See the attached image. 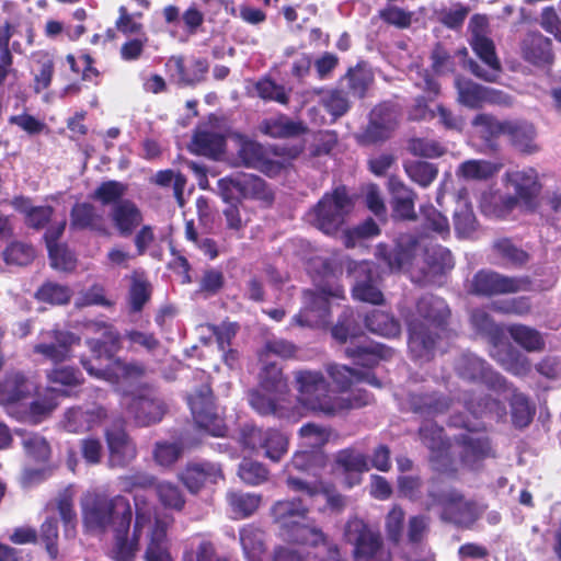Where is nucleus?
I'll use <instances>...</instances> for the list:
<instances>
[{
    "label": "nucleus",
    "instance_id": "nucleus-57",
    "mask_svg": "<svg viewBox=\"0 0 561 561\" xmlns=\"http://www.w3.org/2000/svg\"><path fill=\"white\" fill-rule=\"evenodd\" d=\"M345 78L350 93L358 99L366 95L369 84L373 82V75L358 64L354 68H350Z\"/></svg>",
    "mask_w": 561,
    "mask_h": 561
},
{
    "label": "nucleus",
    "instance_id": "nucleus-60",
    "mask_svg": "<svg viewBox=\"0 0 561 561\" xmlns=\"http://www.w3.org/2000/svg\"><path fill=\"white\" fill-rule=\"evenodd\" d=\"M157 496L160 503L167 507L181 511L185 505V499L181 489L171 482H159L154 484Z\"/></svg>",
    "mask_w": 561,
    "mask_h": 561
},
{
    "label": "nucleus",
    "instance_id": "nucleus-31",
    "mask_svg": "<svg viewBox=\"0 0 561 561\" xmlns=\"http://www.w3.org/2000/svg\"><path fill=\"white\" fill-rule=\"evenodd\" d=\"M396 126V112L387 105H378L371 111L370 121L362 135V140L366 144L386 140Z\"/></svg>",
    "mask_w": 561,
    "mask_h": 561
},
{
    "label": "nucleus",
    "instance_id": "nucleus-33",
    "mask_svg": "<svg viewBox=\"0 0 561 561\" xmlns=\"http://www.w3.org/2000/svg\"><path fill=\"white\" fill-rule=\"evenodd\" d=\"M99 330H103L101 339L88 340V345L92 353L91 364L112 362L115 353L121 347V335L118 331L108 323H96ZM85 360L84 358L81 359Z\"/></svg>",
    "mask_w": 561,
    "mask_h": 561
},
{
    "label": "nucleus",
    "instance_id": "nucleus-45",
    "mask_svg": "<svg viewBox=\"0 0 561 561\" xmlns=\"http://www.w3.org/2000/svg\"><path fill=\"white\" fill-rule=\"evenodd\" d=\"M453 219L455 233L461 239L470 238L479 227L473 208L467 201L458 202Z\"/></svg>",
    "mask_w": 561,
    "mask_h": 561
},
{
    "label": "nucleus",
    "instance_id": "nucleus-44",
    "mask_svg": "<svg viewBox=\"0 0 561 561\" xmlns=\"http://www.w3.org/2000/svg\"><path fill=\"white\" fill-rule=\"evenodd\" d=\"M505 121H499L495 116L481 113L474 116L472 125L479 129L481 138L485 146L492 150H497L496 138L503 134Z\"/></svg>",
    "mask_w": 561,
    "mask_h": 561
},
{
    "label": "nucleus",
    "instance_id": "nucleus-34",
    "mask_svg": "<svg viewBox=\"0 0 561 561\" xmlns=\"http://www.w3.org/2000/svg\"><path fill=\"white\" fill-rule=\"evenodd\" d=\"M416 245L417 241L413 236H401L392 248L380 244L378 254L390 271H400L411 263Z\"/></svg>",
    "mask_w": 561,
    "mask_h": 561
},
{
    "label": "nucleus",
    "instance_id": "nucleus-37",
    "mask_svg": "<svg viewBox=\"0 0 561 561\" xmlns=\"http://www.w3.org/2000/svg\"><path fill=\"white\" fill-rule=\"evenodd\" d=\"M70 226L72 229H89L99 233H106L103 216L90 203H77L70 211Z\"/></svg>",
    "mask_w": 561,
    "mask_h": 561
},
{
    "label": "nucleus",
    "instance_id": "nucleus-42",
    "mask_svg": "<svg viewBox=\"0 0 561 561\" xmlns=\"http://www.w3.org/2000/svg\"><path fill=\"white\" fill-rule=\"evenodd\" d=\"M225 138L215 131L199 130L193 135L190 150L196 154L216 158L224 152Z\"/></svg>",
    "mask_w": 561,
    "mask_h": 561
},
{
    "label": "nucleus",
    "instance_id": "nucleus-35",
    "mask_svg": "<svg viewBox=\"0 0 561 561\" xmlns=\"http://www.w3.org/2000/svg\"><path fill=\"white\" fill-rule=\"evenodd\" d=\"M393 350L381 343L367 342L345 348V355L354 360V364L371 368L381 359L392 356Z\"/></svg>",
    "mask_w": 561,
    "mask_h": 561
},
{
    "label": "nucleus",
    "instance_id": "nucleus-20",
    "mask_svg": "<svg viewBox=\"0 0 561 561\" xmlns=\"http://www.w3.org/2000/svg\"><path fill=\"white\" fill-rule=\"evenodd\" d=\"M354 285L352 288L353 298L363 302L381 305L383 295L379 289L378 273L375 266L368 262L358 263L353 270Z\"/></svg>",
    "mask_w": 561,
    "mask_h": 561
},
{
    "label": "nucleus",
    "instance_id": "nucleus-28",
    "mask_svg": "<svg viewBox=\"0 0 561 561\" xmlns=\"http://www.w3.org/2000/svg\"><path fill=\"white\" fill-rule=\"evenodd\" d=\"M415 309L416 313L413 316L425 322L426 325L446 331L450 309L443 298L433 294L423 295L416 301Z\"/></svg>",
    "mask_w": 561,
    "mask_h": 561
},
{
    "label": "nucleus",
    "instance_id": "nucleus-26",
    "mask_svg": "<svg viewBox=\"0 0 561 561\" xmlns=\"http://www.w3.org/2000/svg\"><path fill=\"white\" fill-rule=\"evenodd\" d=\"M105 436L111 468H125L137 457L136 445L124 430H108Z\"/></svg>",
    "mask_w": 561,
    "mask_h": 561
},
{
    "label": "nucleus",
    "instance_id": "nucleus-5",
    "mask_svg": "<svg viewBox=\"0 0 561 561\" xmlns=\"http://www.w3.org/2000/svg\"><path fill=\"white\" fill-rule=\"evenodd\" d=\"M217 187L225 203L255 199L271 204L274 201V194L266 182L254 174L239 173L225 176L218 180Z\"/></svg>",
    "mask_w": 561,
    "mask_h": 561
},
{
    "label": "nucleus",
    "instance_id": "nucleus-24",
    "mask_svg": "<svg viewBox=\"0 0 561 561\" xmlns=\"http://www.w3.org/2000/svg\"><path fill=\"white\" fill-rule=\"evenodd\" d=\"M451 398L439 391H414L408 394L410 410L422 417L433 419L446 413L451 405Z\"/></svg>",
    "mask_w": 561,
    "mask_h": 561
},
{
    "label": "nucleus",
    "instance_id": "nucleus-59",
    "mask_svg": "<svg viewBox=\"0 0 561 561\" xmlns=\"http://www.w3.org/2000/svg\"><path fill=\"white\" fill-rule=\"evenodd\" d=\"M151 297L150 283L141 277H134L129 287L128 304L131 312H140Z\"/></svg>",
    "mask_w": 561,
    "mask_h": 561
},
{
    "label": "nucleus",
    "instance_id": "nucleus-55",
    "mask_svg": "<svg viewBox=\"0 0 561 561\" xmlns=\"http://www.w3.org/2000/svg\"><path fill=\"white\" fill-rule=\"evenodd\" d=\"M494 250L505 261L507 267H520L526 262V252L516 247L508 238H503L494 242Z\"/></svg>",
    "mask_w": 561,
    "mask_h": 561
},
{
    "label": "nucleus",
    "instance_id": "nucleus-58",
    "mask_svg": "<svg viewBox=\"0 0 561 561\" xmlns=\"http://www.w3.org/2000/svg\"><path fill=\"white\" fill-rule=\"evenodd\" d=\"M336 463L345 473H352L355 476L369 470L366 456L350 448L337 453Z\"/></svg>",
    "mask_w": 561,
    "mask_h": 561
},
{
    "label": "nucleus",
    "instance_id": "nucleus-17",
    "mask_svg": "<svg viewBox=\"0 0 561 561\" xmlns=\"http://www.w3.org/2000/svg\"><path fill=\"white\" fill-rule=\"evenodd\" d=\"M526 283L524 278L510 277L491 270H481L473 275L471 293L477 296H494L516 293Z\"/></svg>",
    "mask_w": 561,
    "mask_h": 561
},
{
    "label": "nucleus",
    "instance_id": "nucleus-39",
    "mask_svg": "<svg viewBox=\"0 0 561 561\" xmlns=\"http://www.w3.org/2000/svg\"><path fill=\"white\" fill-rule=\"evenodd\" d=\"M57 402L51 394H45L31 401L28 404L23 402L15 415L21 421H27L33 424L41 423L56 409Z\"/></svg>",
    "mask_w": 561,
    "mask_h": 561
},
{
    "label": "nucleus",
    "instance_id": "nucleus-8",
    "mask_svg": "<svg viewBox=\"0 0 561 561\" xmlns=\"http://www.w3.org/2000/svg\"><path fill=\"white\" fill-rule=\"evenodd\" d=\"M450 424L466 428L467 433H461L455 437L456 443L461 447V463L471 469H478L483 460L494 457V450L488 436L477 433L481 424L471 426L467 422H460L459 417L453 416Z\"/></svg>",
    "mask_w": 561,
    "mask_h": 561
},
{
    "label": "nucleus",
    "instance_id": "nucleus-46",
    "mask_svg": "<svg viewBox=\"0 0 561 561\" xmlns=\"http://www.w3.org/2000/svg\"><path fill=\"white\" fill-rule=\"evenodd\" d=\"M503 167L501 162L488 160H467L459 165L458 173L466 180L486 181Z\"/></svg>",
    "mask_w": 561,
    "mask_h": 561
},
{
    "label": "nucleus",
    "instance_id": "nucleus-63",
    "mask_svg": "<svg viewBox=\"0 0 561 561\" xmlns=\"http://www.w3.org/2000/svg\"><path fill=\"white\" fill-rule=\"evenodd\" d=\"M331 335L341 344L357 336V325L352 310L345 309L339 316L336 324L331 329Z\"/></svg>",
    "mask_w": 561,
    "mask_h": 561
},
{
    "label": "nucleus",
    "instance_id": "nucleus-43",
    "mask_svg": "<svg viewBox=\"0 0 561 561\" xmlns=\"http://www.w3.org/2000/svg\"><path fill=\"white\" fill-rule=\"evenodd\" d=\"M264 365L261 368L260 378V390L268 394L283 396L287 392L288 385L287 379L283 375L282 368L276 363L263 362Z\"/></svg>",
    "mask_w": 561,
    "mask_h": 561
},
{
    "label": "nucleus",
    "instance_id": "nucleus-11",
    "mask_svg": "<svg viewBox=\"0 0 561 561\" xmlns=\"http://www.w3.org/2000/svg\"><path fill=\"white\" fill-rule=\"evenodd\" d=\"M127 413L136 425L150 426L162 421L167 404L153 387L146 385L130 396Z\"/></svg>",
    "mask_w": 561,
    "mask_h": 561
},
{
    "label": "nucleus",
    "instance_id": "nucleus-22",
    "mask_svg": "<svg viewBox=\"0 0 561 561\" xmlns=\"http://www.w3.org/2000/svg\"><path fill=\"white\" fill-rule=\"evenodd\" d=\"M136 505V519L134 526V537L131 540L127 539L129 529L119 531L116 529L115 533V545L113 548V559L115 561H134L135 553L138 547L139 534L145 525L150 523V512L139 506V497H135Z\"/></svg>",
    "mask_w": 561,
    "mask_h": 561
},
{
    "label": "nucleus",
    "instance_id": "nucleus-52",
    "mask_svg": "<svg viewBox=\"0 0 561 561\" xmlns=\"http://www.w3.org/2000/svg\"><path fill=\"white\" fill-rule=\"evenodd\" d=\"M228 502L239 517L251 516L260 506L261 495L254 493L229 492Z\"/></svg>",
    "mask_w": 561,
    "mask_h": 561
},
{
    "label": "nucleus",
    "instance_id": "nucleus-12",
    "mask_svg": "<svg viewBox=\"0 0 561 561\" xmlns=\"http://www.w3.org/2000/svg\"><path fill=\"white\" fill-rule=\"evenodd\" d=\"M457 376L474 383H483L489 389L501 391L506 388V381L499 373L481 357L466 351L459 354L454 362Z\"/></svg>",
    "mask_w": 561,
    "mask_h": 561
},
{
    "label": "nucleus",
    "instance_id": "nucleus-27",
    "mask_svg": "<svg viewBox=\"0 0 561 561\" xmlns=\"http://www.w3.org/2000/svg\"><path fill=\"white\" fill-rule=\"evenodd\" d=\"M388 191L391 195L390 204L393 218L400 220H414L416 218V193L394 175H391L388 179Z\"/></svg>",
    "mask_w": 561,
    "mask_h": 561
},
{
    "label": "nucleus",
    "instance_id": "nucleus-2",
    "mask_svg": "<svg viewBox=\"0 0 561 561\" xmlns=\"http://www.w3.org/2000/svg\"><path fill=\"white\" fill-rule=\"evenodd\" d=\"M422 507L437 512L443 522L461 527H470L480 516L474 501L467 500L461 491L436 479L430 481Z\"/></svg>",
    "mask_w": 561,
    "mask_h": 561
},
{
    "label": "nucleus",
    "instance_id": "nucleus-30",
    "mask_svg": "<svg viewBox=\"0 0 561 561\" xmlns=\"http://www.w3.org/2000/svg\"><path fill=\"white\" fill-rule=\"evenodd\" d=\"M106 415V410L101 405L73 407L66 411L62 426L70 433H82L100 425Z\"/></svg>",
    "mask_w": 561,
    "mask_h": 561
},
{
    "label": "nucleus",
    "instance_id": "nucleus-54",
    "mask_svg": "<svg viewBox=\"0 0 561 561\" xmlns=\"http://www.w3.org/2000/svg\"><path fill=\"white\" fill-rule=\"evenodd\" d=\"M35 297L50 305H66L71 298V289L66 285L47 282L37 289Z\"/></svg>",
    "mask_w": 561,
    "mask_h": 561
},
{
    "label": "nucleus",
    "instance_id": "nucleus-61",
    "mask_svg": "<svg viewBox=\"0 0 561 561\" xmlns=\"http://www.w3.org/2000/svg\"><path fill=\"white\" fill-rule=\"evenodd\" d=\"M257 95L265 101H274L282 105L289 103V91L270 78H263L255 84Z\"/></svg>",
    "mask_w": 561,
    "mask_h": 561
},
{
    "label": "nucleus",
    "instance_id": "nucleus-38",
    "mask_svg": "<svg viewBox=\"0 0 561 561\" xmlns=\"http://www.w3.org/2000/svg\"><path fill=\"white\" fill-rule=\"evenodd\" d=\"M519 348V346L506 341L503 336L492 343L490 355L506 370L518 375L525 366V358Z\"/></svg>",
    "mask_w": 561,
    "mask_h": 561
},
{
    "label": "nucleus",
    "instance_id": "nucleus-6",
    "mask_svg": "<svg viewBox=\"0 0 561 561\" xmlns=\"http://www.w3.org/2000/svg\"><path fill=\"white\" fill-rule=\"evenodd\" d=\"M345 538L354 546L355 561H390L379 531L373 530L363 519H350L345 526Z\"/></svg>",
    "mask_w": 561,
    "mask_h": 561
},
{
    "label": "nucleus",
    "instance_id": "nucleus-25",
    "mask_svg": "<svg viewBox=\"0 0 561 561\" xmlns=\"http://www.w3.org/2000/svg\"><path fill=\"white\" fill-rule=\"evenodd\" d=\"M455 87L458 92V101L470 108H479L484 103H501L503 93L499 90L483 87L466 78H456Z\"/></svg>",
    "mask_w": 561,
    "mask_h": 561
},
{
    "label": "nucleus",
    "instance_id": "nucleus-32",
    "mask_svg": "<svg viewBox=\"0 0 561 561\" xmlns=\"http://www.w3.org/2000/svg\"><path fill=\"white\" fill-rule=\"evenodd\" d=\"M108 218L121 237H130L144 220L140 208L131 199L123 202L110 208Z\"/></svg>",
    "mask_w": 561,
    "mask_h": 561
},
{
    "label": "nucleus",
    "instance_id": "nucleus-7",
    "mask_svg": "<svg viewBox=\"0 0 561 561\" xmlns=\"http://www.w3.org/2000/svg\"><path fill=\"white\" fill-rule=\"evenodd\" d=\"M351 209L352 201L345 186H339L331 194H324L314 206L313 224L325 234H333L344 224Z\"/></svg>",
    "mask_w": 561,
    "mask_h": 561
},
{
    "label": "nucleus",
    "instance_id": "nucleus-56",
    "mask_svg": "<svg viewBox=\"0 0 561 561\" xmlns=\"http://www.w3.org/2000/svg\"><path fill=\"white\" fill-rule=\"evenodd\" d=\"M239 536L247 560L255 559L263 551V533L261 529L249 525L240 530Z\"/></svg>",
    "mask_w": 561,
    "mask_h": 561
},
{
    "label": "nucleus",
    "instance_id": "nucleus-36",
    "mask_svg": "<svg viewBox=\"0 0 561 561\" xmlns=\"http://www.w3.org/2000/svg\"><path fill=\"white\" fill-rule=\"evenodd\" d=\"M259 129L262 134L272 138H291L300 136L306 131V127L301 122L294 121L285 114L264 118Z\"/></svg>",
    "mask_w": 561,
    "mask_h": 561
},
{
    "label": "nucleus",
    "instance_id": "nucleus-21",
    "mask_svg": "<svg viewBox=\"0 0 561 561\" xmlns=\"http://www.w3.org/2000/svg\"><path fill=\"white\" fill-rule=\"evenodd\" d=\"M83 368L89 375L103 379L140 378L146 375V367L141 362H125L113 357L112 362L91 364V360H82Z\"/></svg>",
    "mask_w": 561,
    "mask_h": 561
},
{
    "label": "nucleus",
    "instance_id": "nucleus-15",
    "mask_svg": "<svg viewBox=\"0 0 561 561\" xmlns=\"http://www.w3.org/2000/svg\"><path fill=\"white\" fill-rule=\"evenodd\" d=\"M36 391V382L26 373L19 369L8 370L0 380V404L10 414H14L15 409L31 399Z\"/></svg>",
    "mask_w": 561,
    "mask_h": 561
},
{
    "label": "nucleus",
    "instance_id": "nucleus-48",
    "mask_svg": "<svg viewBox=\"0 0 561 561\" xmlns=\"http://www.w3.org/2000/svg\"><path fill=\"white\" fill-rule=\"evenodd\" d=\"M470 322L474 331L489 339L491 343L503 337V329L497 325L492 317L484 309H473L470 314Z\"/></svg>",
    "mask_w": 561,
    "mask_h": 561
},
{
    "label": "nucleus",
    "instance_id": "nucleus-50",
    "mask_svg": "<svg viewBox=\"0 0 561 561\" xmlns=\"http://www.w3.org/2000/svg\"><path fill=\"white\" fill-rule=\"evenodd\" d=\"M551 39L540 33L528 32V61L533 64H550L553 59Z\"/></svg>",
    "mask_w": 561,
    "mask_h": 561
},
{
    "label": "nucleus",
    "instance_id": "nucleus-18",
    "mask_svg": "<svg viewBox=\"0 0 561 561\" xmlns=\"http://www.w3.org/2000/svg\"><path fill=\"white\" fill-rule=\"evenodd\" d=\"M180 479L191 493L196 494L207 484H217L224 480V472L218 462L193 460L186 463Z\"/></svg>",
    "mask_w": 561,
    "mask_h": 561
},
{
    "label": "nucleus",
    "instance_id": "nucleus-19",
    "mask_svg": "<svg viewBox=\"0 0 561 561\" xmlns=\"http://www.w3.org/2000/svg\"><path fill=\"white\" fill-rule=\"evenodd\" d=\"M330 320V300L323 294L305 293V306L291 319V323L301 328H319Z\"/></svg>",
    "mask_w": 561,
    "mask_h": 561
},
{
    "label": "nucleus",
    "instance_id": "nucleus-53",
    "mask_svg": "<svg viewBox=\"0 0 561 561\" xmlns=\"http://www.w3.org/2000/svg\"><path fill=\"white\" fill-rule=\"evenodd\" d=\"M184 444L181 440L157 442L153 449V458L161 467L173 466L183 455Z\"/></svg>",
    "mask_w": 561,
    "mask_h": 561
},
{
    "label": "nucleus",
    "instance_id": "nucleus-13",
    "mask_svg": "<svg viewBox=\"0 0 561 561\" xmlns=\"http://www.w3.org/2000/svg\"><path fill=\"white\" fill-rule=\"evenodd\" d=\"M187 404L198 427L213 436L226 435L227 427L216 412L213 391L208 383L202 385L193 394H190Z\"/></svg>",
    "mask_w": 561,
    "mask_h": 561
},
{
    "label": "nucleus",
    "instance_id": "nucleus-49",
    "mask_svg": "<svg viewBox=\"0 0 561 561\" xmlns=\"http://www.w3.org/2000/svg\"><path fill=\"white\" fill-rule=\"evenodd\" d=\"M403 169L409 179L422 187L431 185L438 174V169L434 163L421 160L405 161Z\"/></svg>",
    "mask_w": 561,
    "mask_h": 561
},
{
    "label": "nucleus",
    "instance_id": "nucleus-51",
    "mask_svg": "<svg viewBox=\"0 0 561 561\" xmlns=\"http://www.w3.org/2000/svg\"><path fill=\"white\" fill-rule=\"evenodd\" d=\"M470 46L485 66L502 67L493 41L476 28L472 30Z\"/></svg>",
    "mask_w": 561,
    "mask_h": 561
},
{
    "label": "nucleus",
    "instance_id": "nucleus-1",
    "mask_svg": "<svg viewBox=\"0 0 561 561\" xmlns=\"http://www.w3.org/2000/svg\"><path fill=\"white\" fill-rule=\"evenodd\" d=\"M295 380L299 403L307 410L325 416L363 408L371 399L365 389H356L342 396H331L330 385L320 371L299 370L295 374Z\"/></svg>",
    "mask_w": 561,
    "mask_h": 561
},
{
    "label": "nucleus",
    "instance_id": "nucleus-3",
    "mask_svg": "<svg viewBox=\"0 0 561 561\" xmlns=\"http://www.w3.org/2000/svg\"><path fill=\"white\" fill-rule=\"evenodd\" d=\"M82 522L88 531L105 533L108 528L115 531L129 529L133 512L127 497L108 496L106 493H94L82 502Z\"/></svg>",
    "mask_w": 561,
    "mask_h": 561
},
{
    "label": "nucleus",
    "instance_id": "nucleus-29",
    "mask_svg": "<svg viewBox=\"0 0 561 561\" xmlns=\"http://www.w3.org/2000/svg\"><path fill=\"white\" fill-rule=\"evenodd\" d=\"M201 545L197 547L196 556L193 553H184L183 561H202ZM146 561H173L167 542V524L160 519H156L150 533V540L145 552Z\"/></svg>",
    "mask_w": 561,
    "mask_h": 561
},
{
    "label": "nucleus",
    "instance_id": "nucleus-41",
    "mask_svg": "<svg viewBox=\"0 0 561 561\" xmlns=\"http://www.w3.org/2000/svg\"><path fill=\"white\" fill-rule=\"evenodd\" d=\"M364 323L369 332L388 339L398 336L401 331L399 321L381 310L375 309L367 313Z\"/></svg>",
    "mask_w": 561,
    "mask_h": 561
},
{
    "label": "nucleus",
    "instance_id": "nucleus-62",
    "mask_svg": "<svg viewBox=\"0 0 561 561\" xmlns=\"http://www.w3.org/2000/svg\"><path fill=\"white\" fill-rule=\"evenodd\" d=\"M421 215L425 228L445 239L450 233V226L448 218L438 211L433 205L421 207Z\"/></svg>",
    "mask_w": 561,
    "mask_h": 561
},
{
    "label": "nucleus",
    "instance_id": "nucleus-47",
    "mask_svg": "<svg viewBox=\"0 0 561 561\" xmlns=\"http://www.w3.org/2000/svg\"><path fill=\"white\" fill-rule=\"evenodd\" d=\"M127 192V185L116 180H107L100 183V185L92 192L90 197L93 201L101 203L103 206L117 205L123 202Z\"/></svg>",
    "mask_w": 561,
    "mask_h": 561
},
{
    "label": "nucleus",
    "instance_id": "nucleus-64",
    "mask_svg": "<svg viewBox=\"0 0 561 561\" xmlns=\"http://www.w3.org/2000/svg\"><path fill=\"white\" fill-rule=\"evenodd\" d=\"M425 262L434 273H445L451 270L455 264L451 252L442 245L427 249Z\"/></svg>",
    "mask_w": 561,
    "mask_h": 561
},
{
    "label": "nucleus",
    "instance_id": "nucleus-40",
    "mask_svg": "<svg viewBox=\"0 0 561 561\" xmlns=\"http://www.w3.org/2000/svg\"><path fill=\"white\" fill-rule=\"evenodd\" d=\"M519 204L520 201L513 197L511 193L499 196L490 194L482 197L480 208L488 217L508 219Z\"/></svg>",
    "mask_w": 561,
    "mask_h": 561
},
{
    "label": "nucleus",
    "instance_id": "nucleus-4",
    "mask_svg": "<svg viewBox=\"0 0 561 561\" xmlns=\"http://www.w3.org/2000/svg\"><path fill=\"white\" fill-rule=\"evenodd\" d=\"M271 514L287 541L312 547L325 543L323 531L305 523L308 508L301 499L277 501L272 506Z\"/></svg>",
    "mask_w": 561,
    "mask_h": 561
},
{
    "label": "nucleus",
    "instance_id": "nucleus-14",
    "mask_svg": "<svg viewBox=\"0 0 561 561\" xmlns=\"http://www.w3.org/2000/svg\"><path fill=\"white\" fill-rule=\"evenodd\" d=\"M240 436L245 448L253 451L263 450L264 456L273 461H279L287 453L288 439L277 430L263 431L253 424H244Z\"/></svg>",
    "mask_w": 561,
    "mask_h": 561
},
{
    "label": "nucleus",
    "instance_id": "nucleus-16",
    "mask_svg": "<svg viewBox=\"0 0 561 561\" xmlns=\"http://www.w3.org/2000/svg\"><path fill=\"white\" fill-rule=\"evenodd\" d=\"M541 188L538 173L534 169H528V214L538 213L542 220L553 224L556 219L552 215L561 209V193L546 191L543 195L538 196Z\"/></svg>",
    "mask_w": 561,
    "mask_h": 561
},
{
    "label": "nucleus",
    "instance_id": "nucleus-23",
    "mask_svg": "<svg viewBox=\"0 0 561 561\" xmlns=\"http://www.w3.org/2000/svg\"><path fill=\"white\" fill-rule=\"evenodd\" d=\"M45 341L34 345V353L43 355L54 363L66 360L71 351V346L80 339L70 331L51 330L44 336Z\"/></svg>",
    "mask_w": 561,
    "mask_h": 561
},
{
    "label": "nucleus",
    "instance_id": "nucleus-10",
    "mask_svg": "<svg viewBox=\"0 0 561 561\" xmlns=\"http://www.w3.org/2000/svg\"><path fill=\"white\" fill-rule=\"evenodd\" d=\"M422 443L430 449V460L433 468L448 476L457 472L456 463L450 455V444L445 436L444 428L436 422L424 421L419 428Z\"/></svg>",
    "mask_w": 561,
    "mask_h": 561
},
{
    "label": "nucleus",
    "instance_id": "nucleus-9",
    "mask_svg": "<svg viewBox=\"0 0 561 561\" xmlns=\"http://www.w3.org/2000/svg\"><path fill=\"white\" fill-rule=\"evenodd\" d=\"M408 351L413 362L424 364L434 359L445 330L433 329L414 316L405 318Z\"/></svg>",
    "mask_w": 561,
    "mask_h": 561
}]
</instances>
